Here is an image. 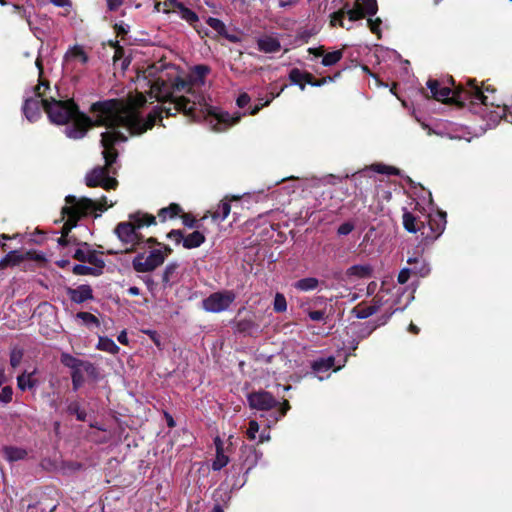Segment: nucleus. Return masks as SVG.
Masks as SVG:
<instances>
[{"label":"nucleus","instance_id":"1","mask_svg":"<svg viewBox=\"0 0 512 512\" xmlns=\"http://www.w3.org/2000/svg\"><path fill=\"white\" fill-rule=\"evenodd\" d=\"M149 94L161 106L149 113L147 118L141 116L139 111L146 103V97L142 93L131 95L127 100L110 99L94 103L93 115L96 123L107 129L101 134L105 167H96L86 174L85 183L88 187L114 189L117 180L109 174L114 173L112 164L118 156L115 145L125 142L128 135H139L152 128L156 120L162 118L163 112L166 116L183 112L193 120H207L216 131H223L236 124L241 117L240 114L230 115L218 111L207 102L198 88L178 77L168 80L158 77L151 84Z\"/></svg>","mask_w":512,"mask_h":512},{"label":"nucleus","instance_id":"2","mask_svg":"<svg viewBox=\"0 0 512 512\" xmlns=\"http://www.w3.org/2000/svg\"><path fill=\"white\" fill-rule=\"evenodd\" d=\"M427 87L432 97L438 101L451 99L459 103L468 101L473 105L480 104L484 106L483 112L485 116L493 123H497L502 118L512 123V106H497L494 110L488 112V97L484 95L475 80H468L465 86L460 84L454 89H451L447 86L441 87L437 80L430 79L427 82Z\"/></svg>","mask_w":512,"mask_h":512},{"label":"nucleus","instance_id":"3","mask_svg":"<svg viewBox=\"0 0 512 512\" xmlns=\"http://www.w3.org/2000/svg\"><path fill=\"white\" fill-rule=\"evenodd\" d=\"M94 106V104L92 105ZM46 113L51 122L62 125L68 123L70 120L72 124L65 128V134L71 139H80L85 136L87 130L96 124L93 115V107H91L92 118L80 113L78 107L72 100H55L52 96L49 97V102L46 103Z\"/></svg>","mask_w":512,"mask_h":512},{"label":"nucleus","instance_id":"4","mask_svg":"<svg viewBox=\"0 0 512 512\" xmlns=\"http://www.w3.org/2000/svg\"><path fill=\"white\" fill-rule=\"evenodd\" d=\"M66 205L62 208L63 219H66L62 228V235L58 238V244L65 246L70 242L68 234L76 226L77 222L85 216H99L107 208L114 205L108 203L107 197L103 196L98 201L87 197H76L68 195L65 198Z\"/></svg>","mask_w":512,"mask_h":512},{"label":"nucleus","instance_id":"5","mask_svg":"<svg viewBox=\"0 0 512 512\" xmlns=\"http://www.w3.org/2000/svg\"><path fill=\"white\" fill-rule=\"evenodd\" d=\"M155 224L153 215L136 213L130 215L129 222H120L115 228V234L121 243L126 247V251H133L142 241L139 229L144 226Z\"/></svg>","mask_w":512,"mask_h":512},{"label":"nucleus","instance_id":"6","mask_svg":"<svg viewBox=\"0 0 512 512\" xmlns=\"http://www.w3.org/2000/svg\"><path fill=\"white\" fill-rule=\"evenodd\" d=\"M49 90L48 83L41 80L33 90L26 92L22 110L28 121L34 122L38 120L41 116L42 108L46 111V103L49 102L46 92Z\"/></svg>","mask_w":512,"mask_h":512},{"label":"nucleus","instance_id":"7","mask_svg":"<svg viewBox=\"0 0 512 512\" xmlns=\"http://www.w3.org/2000/svg\"><path fill=\"white\" fill-rule=\"evenodd\" d=\"M235 299L236 294L232 290L214 292L203 299L202 308L206 312L220 313L228 310Z\"/></svg>","mask_w":512,"mask_h":512},{"label":"nucleus","instance_id":"8","mask_svg":"<svg viewBox=\"0 0 512 512\" xmlns=\"http://www.w3.org/2000/svg\"><path fill=\"white\" fill-rule=\"evenodd\" d=\"M166 257L167 253H164L161 249H154L148 255L143 253L136 255L132 260V266L136 272H151L161 266Z\"/></svg>","mask_w":512,"mask_h":512},{"label":"nucleus","instance_id":"9","mask_svg":"<svg viewBox=\"0 0 512 512\" xmlns=\"http://www.w3.org/2000/svg\"><path fill=\"white\" fill-rule=\"evenodd\" d=\"M446 226V214L439 212L435 216L430 217L427 226H423L421 235L426 241L437 239L444 231Z\"/></svg>","mask_w":512,"mask_h":512},{"label":"nucleus","instance_id":"10","mask_svg":"<svg viewBox=\"0 0 512 512\" xmlns=\"http://www.w3.org/2000/svg\"><path fill=\"white\" fill-rule=\"evenodd\" d=\"M73 257L80 262H86L90 265H98V268L105 267V262L100 254L97 251L92 250L87 243H79L74 251Z\"/></svg>","mask_w":512,"mask_h":512},{"label":"nucleus","instance_id":"11","mask_svg":"<svg viewBox=\"0 0 512 512\" xmlns=\"http://www.w3.org/2000/svg\"><path fill=\"white\" fill-rule=\"evenodd\" d=\"M248 403L252 409L260 411L270 410L278 404L275 397L266 391L253 392L249 394Z\"/></svg>","mask_w":512,"mask_h":512},{"label":"nucleus","instance_id":"12","mask_svg":"<svg viewBox=\"0 0 512 512\" xmlns=\"http://www.w3.org/2000/svg\"><path fill=\"white\" fill-rule=\"evenodd\" d=\"M377 10L376 0H356L354 8L348 11V16L351 21H355L366 15L373 16Z\"/></svg>","mask_w":512,"mask_h":512},{"label":"nucleus","instance_id":"13","mask_svg":"<svg viewBox=\"0 0 512 512\" xmlns=\"http://www.w3.org/2000/svg\"><path fill=\"white\" fill-rule=\"evenodd\" d=\"M67 294L74 303L81 304L85 301L93 299V290L90 285H80L76 288H68Z\"/></svg>","mask_w":512,"mask_h":512},{"label":"nucleus","instance_id":"14","mask_svg":"<svg viewBox=\"0 0 512 512\" xmlns=\"http://www.w3.org/2000/svg\"><path fill=\"white\" fill-rule=\"evenodd\" d=\"M257 46L259 51L264 53H276L281 49L280 41L274 35H263L258 37Z\"/></svg>","mask_w":512,"mask_h":512},{"label":"nucleus","instance_id":"15","mask_svg":"<svg viewBox=\"0 0 512 512\" xmlns=\"http://www.w3.org/2000/svg\"><path fill=\"white\" fill-rule=\"evenodd\" d=\"M214 444L216 448V457L212 462V470L219 471L229 463V457L225 455L224 444L219 437L214 439Z\"/></svg>","mask_w":512,"mask_h":512},{"label":"nucleus","instance_id":"16","mask_svg":"<svg viewBox=\"0 0 512 512\" xmlns=\"http://www.w3.org/2000/svg\"><path fill=\"white\" fill-rule=\"evenodd\" d=\"M409 269L413 276L425 277L429 274L430 268L423 258L413 257L407 260Z\"/></svg>","mask_w":512,"mask_h":512},{"label":"nucleus","instance_id":"17","mask_svg":"<svg viewBox=\"0 0 512 512\" xmlns=\"http://www.w3.org/2000/svg\"><path fill=\"white\" fill-rule=\"evenodd\" d=\"M170 5L173 8H176L181 19L185 20L189 24L192 25V24L198 22V20H199L198 15L191 9L185 7L181 2H179L177 0H171Z\"/></svg>","mask_w":512,"mask_h":512},{"label":"nucleus","instance_id":"18","mask_svg":"<svg viewBox=\"0 0 512 512\" xmlns=\"http://www.w3.org/2000/svg\"><path fill=\"white\" fill-rule=\"evenodd\" d=\"M403 225L404 228L411 233H416L417 231L422 232L423 226H425L422 221L418 220L416 216L407 210H404L403 213Z\"/></svg>","mask_w":512,"mask_h":512},{"label":"nucleus","instance_id":"19","mask_svg":"<svg viewBox=\"0 0 512 512\" xmlns=\"http://www.w3.org/2000/svg\"><path fill=\"white\" fill-rule=\"evenodd\" d=\"M61 363L66 367L71 368L72 371L79 370L82 367H84L86 371L92 368V365L90 363L83 362L80 359H77L68 353H63L61 355Z\"/></svg>","mask_w":512,"mask_h":512},{"label":"nucleus","instance_id":"20","mask_svg":"<svg viewBox=\"0 0 512 512\" xmlns=\"http://www.w3.org/2000/svg\"><path fill=\"white\" fill-rule=\"evenodd\" d=\"M204 241L205 236L199 231H194L183 239V246L187 249L197 248L203 244Z\"/></svg>","mask_w":512,"mask_h":512},{"label":"nucleus","instance_id":"21","mask_svg":"<svg viewBox=\"0 0 512 512\" xmlns=\"http://www.w3.org/2000/svg\"><path fill=\"white\" fill-rule=\"evenodd\" d=\"M66 60H73L75 62H79L81 64H86L88 61V56L86 52L80 46H74L69 49L65 55Z\"/></svg>","mask_w":512,"mask_h":512},{"label":"nucleus","instance_id":"22","mask_svg":"<svg viewBox=\"0 0 512 512\" xmlns=\"http://www.w3.org/2000/svg\"><path fill=\"white\" fill-rule=\"evenodd\" d=\"M103 268H98V265H83V264H76L73 266V273L76 275H93V276H99L102 274Z\"/></svg>","mask_w":512,"mask_h":512},{"label":"nucleus","instance_id":"23","mask_svg":"<svg viewBox=\"0 0 512 512\" xmlns=\"http://www.w3.org/2000/svg\"><path fill=\"white\" fill-rule=\"evenodd\" d=\"M3 453H4L5 458L10 462L22 460L27 455V452L25 449L18 448V447H12V446L5 447L3 449Z\"/></svg>","mask_w":512,"mask_h":512},{"label":"nucleus","instance_id":"24","mask_svg":"<svg viewBox=\"0 0 512 512\" xmlns=\"http://www.w3.org/2000/svg\"><path fill=\"white\" fill-rule=\"evenodd\" d=\"M379 310V305L360 304L353 309L355 316L359 319H365Z\"/></svg>","mask_w":512,"mask_h":512},{"label":"nucleus","instance_id":"25","mask_svg":"<svg viewBox=\"0 0 512 512\" xmlns=\"http://www.w3.org/2000/svg\"><path fill=\"white\" fill-rule=\"evenodd\" d=\"M319 285V281L314 277H307L300 279L294 283V287L300 291H312L315 290Z\"/></svg>","mask_w":512,"mask_h":512},{"label":"nucleus","instance_id":"26","mask_svg":"<svg viewBox=\"0 0 512 512\" xmlns=\"http://www.w3.org/2000/svg\"><path fill=\"white\" fill-rule=\"evenodd\" d=\"M97 349L110 354H117L120 350L116 343L108 337H99Z\"/></svg>","mask_w":512,"mask_h":512},{"label":"nucleus","instance_id":"27","mask_svg":"<svg viewBox=\"0 0 512 512\" xmlns=\"http://www.w3.org/2000/svg\"><path fill=\"white\" fill-rule=\"evenodd\" d=\"M231 206L228 201L222 200L217 209L212 213V219L215 221H224L229 215Z\"/></svg>","mask_w":512,"mask_h":512},{"label":"nucleus","instance_id":"28","mask_svg":"<svg viewBox=\"0 0 512 512\" xmlns=\"http://www.w3.org/2000/svg\"><path fill=\"white\" fill-rule=\"evenodd\" d=\"M18 388L22 391L32 389L36 386V380L33 379V373H22L17 377Z\"/></svg>","mask_w":512,"mask_h":512},{"label":"nucleus","instance_id":"29","mask_svg":"<svg viewBox=\"0 0 512 512\" xmlns=\"http://www.w3.org/2000/svg\"><path fill=\"white\" fill-rule=\"evenodd\" d=\"M181 212V208L177 204H170L168 207L162 208L159 210L158 217L161 221H166L167 219H171L179 215Z\"/></svg>","mask_w":512,"mask_h":512},{"label":"nucleus","instance_id":"30","mask_svg":"<svg viewBox=\"0 0 512 512\" xmlns=\"http://www.w3.org/2000/svg\"><path fill=\"white\" fill-rule=\"evenodd\" d=\"M289 79L293 84H300L301 82L312 83V75L304 73L297 68H294L289 73Z\"/></svg>","mask_w":512,"mask_h":512},{"label":"nucleus","instance_id":"31","mask_svg":"<svg viewBox=\"0 0 512 512\" xmlns=\"http://www.w3.org/2000/svg\"><path fill=\"white\" fill-rule=\"evenodd\" d=\"M334 366V357L330 356L327 358H321L316 360L312 364V369L317 372H325L331 369Z\"/></svg>","mask_w":512,"mask_h":512},{"label":"nucleus","instance_id":"32","mask_svg":"<svg viewBox=\"0 0 512 512\" xmlns=\"http://www.w3.org/2000/svg\"><path fill=\"white\" fill-rule=\"evenodd\" d=\"M372 268L369 265H354L348 269V274L360 278L370 276Z\"/></svg>","mask_w":512,"mask_h":512},{"label":"nucleus","instance_id":"33","mask_svg":"<svg viewBox=\"0 0 512 512\" xmlns=\"http://www.w3.org/2000/svg\"><path fill=\"white\" fill-rule=\"evenodd\" d=\"M343 57L342 50H336L323 55L322 64L324 66H332L339 62Z\"/></svg>","mask_w":512,"mask_h":512},{"label":"nucleus","instance_id":"34","mask_svg":"<svg viewBox=\"0 0 512 512\" xmlns=\"http://www.w3.org/2000/svg\"><path fill=\"white\" fill-rule=\"evenodd\" d=\"M206 23L215 30L219 35L223 36L226 35V25L224 22L218 18L209 17L206 20Z\"/></svg>","mask_w":512,"mask_h":512},{"label":"nucleus","instance_id":"35","mask_svg":"<svg viewBox=\"0 0 512 512\" xmlns=\"http://www.w3.org/2000/svg\"><path fill=\"white\" fill-rule=\"evenodd\" d=\"M14 13L18 14L21 18L25 19L27 24L31 26V16L33 12V6L20 7L18 5L13 6Z\"/></svg>","mask_w":512,"mask_h":512},{"label":"nucleus","instance_id":"36","mask_svg":"<svg viewBox=\"0 0 512 512\" xmlns=\"http://www.w3.org/2000/svg\"><path fill=\"white\" fill-rule=\"evenodd\" d=\"M76 318L80 319L87 326L95 325L98 327L100 325L98 318L89 312H78Z\"/></svg>","mask_w":512,"mask_h":512},{"label":"nucleus","instance_id":"37","mask_svg":"<svg viewBox=\"0 0 512 512\" xmlns=\"http://www.w3.org/2000/svg\"><path fill=\"white\" fill-rule=\"evenodd\" d=\"M22 259V256L17 251H11L0 261V266L15 265L20 263Z\"/></svg>","mask_w":512,"mask_h":512},{"label":"nucleus","instance_id":"38","mask_svg":"<svg viewBox=\"0 0 512 512\" xmlns=\"http://www.w3.org/2000/svg\"><path fill=\"white\" fill-rule=\"evenodd\" d=\"M373 171L381 174L387 175H397L399 173L398 169L392 166H387L384 164H374L372 165Z\"/></svg>","mask_w":512,"mask_h":512},{"label":"nucleus","instance_id":"39","mask_svg":"<svg viewBox=\"0 0 512 512\" xmlns=\"http://www.w3.org/2000/svg\"><path fill=\"white\" fill-rule=\"evenodd\" d=\"M274 310L276 312H284L287 309V302L283 294L277 293L274 298Z\"/></svg>","mask_w":512,"mask_h":512},{"label":"nucleus","instance_id":"40","mask_svg":"<svg viewBox=\"0 0 512 512\" xmlns=\"http://www.w3.org/2000/svg\"><path fill=\"white\" fill-rule=\"evenodd\" d=\"M71 378L74 390H78L84 382V377L81 372V369L72 371Z\"/></svg>","mask_w":512,"mask_h":512},{"label":"nucleus","instance_id":"41","mask_svg":"<svg viewBox=\"0 0 512 512\" xmlns=\"http://www.w3.org/2000/svg\"><path fill=\"white\" fill-rule=\"evenodd\" d=\"M13 390L10 386H5L0 391V402L7 404L12 401Z\"/></svg>","mask_w":512,"mask_h":512},{"label":"nucleus","instance_id":"42","mask_svg":"<svg viewBox=\"0 0 512 512\" xmlns=\"http://www.w3.org/2000/svg\"><path fill=\"white\" fill-rule=\"evenodd\" d=\"M285 86H283L280 90V92L274 94V93H271V97L268 98L265 102L261 103L260 105H256L254 106L251 111H250V114L251 115H255L256 113H258V111L262 108V107H265V106H268L270 104V102L275 98V97H278L280 95V93L284 90Z\"/></svg>","mask_w":512,"mask_h":512},{"label":"nucleus","instance_id":"43","mask_svg":"<svg viewBox=\"0 0 512 512\" xmlns=\"http://www.w3.org/2000/svg\"><path fill=\"white\" fill-rule=\"evenodd\" d=\"M23 357V353L21 350L13 349L10 354V364L12 367H17Z\"/></svg>","mask_w":512,"mask_h":512},{"label":"nucleus","instance_id":"44","mask_svg":"<svg viewBox=\"0 0 512 512\" xmlns=\"http://www.w3.org/2000/svg\"><path fill=\"white\" fill-rule=\"evenodd\" d=\"M259 428H260L259 424L255 420H251L249 422V427H248V430H247V437L250 440H255L256 439V435L259 432Z\"/></svg>","mask_w":512,"mask_h":512},{"label":"nucleus","instance_id":"45","mask_svg":"<svg viewBox=\"0 0 512 512\" xmlns=\"http://www.w3.org/2000/svg\"><path fill=\"white\" fill-rule=\"evenodd\" d=\"M70 413H74L77 416V419L80 421H84L86 417V413L79 408V405L77 403H72L69 406Z\"/></svg>","mask_w":512,"mask_h":512},{"label":"nucleus","instance_id":"46","mask_svg":"<svg viewBox=\"0 0 512 512\" xmlns=\"http://www.w3.org/2000/svg\"><path fill=\"white\" fill-rule=\"evenodd\" d=\"M354 229V224L351 222H345L338 227L337 233L341 236L350 234Z\"/></svg>","mask_w":512,"mask_h":512},{"label":"nucleus","instance_id":"47","mask_svg":"<svg viewBox=\"0 0 512 512\" xmlns=\"http://www.w3.org/2000/svg\"><path fill=\"white\" fill-rule=\"evenodd\" d=\"M412 275L413 274L411 273L409 267H405L399 272L397 281L400 284H405Z\"/></svg>","mask_w":512,"mask_h":512},{"label":"nucleus","instance_id":"48","mask_svg":"<svg viewBox=\"0 0 512 512\" xmlns=\"http://www.w3.org/2000/svg\"><path fill=\"white\" fill-rule=\"evenodd\" d=\"M367 24H368L370 30L373 33L379 35V33H380V24H381V20L379 18H376V19L369 18L367 20Z\"/></svg>","mask_w":512,"mask_h":512},{"label":"nucleus","instance_id":"49","mask_svg":"<svg viewBox=\"0 0 512 512\" xmlns=\"http://www.w3.org/2000/svg\"><path fill=\"white\" fill-rule=\"evenodd\" d=\"M168 238L175 241L176 243H183V233L180 230H172L168 233Z\"/></svg>","mask_w":512,"mask_h":512},{"label":"nucleus","instance_id":"50","mask_svg":"<svg viewBox=\"0 0 512 512\" xmlns=\"http://www.w3.org/2000/svg\"><path fill=\"white\" fill-rule=\"evenodd\" d=\"M309 315V318L313 321H324L325 320V312L324 311H321V310H317V311H310L308 313Z\"/></svg>","mask_w":512,"mask_h":512},{"label":"nucleus","instance_id":"51","mask_svg":"<svg viewBox=\"0 0 512 512\" xmlns=\"http://www.w3.org/2000/svg\"><path fill=\"white\" fill-rule=\"evenodd\" d=\"M169 7H172V6L170 5L168 0H165L163 3L162 2H156L155 6H154V9L157 12L163 11V12L167 13V12H169Z\"/></svg>","mask_w":512,"mask_h":512},{"label":"nucleus","instance_id":"52","mask_svg":"<svg viewBox=\"0 0 512 512\" xmlns=\"http://www.w3.org/2000/svg\"><path fill=\"white\" fill-rule=\"evenodd\" d=\"M107 6L110 11L117 10L122 4L124 0H106Z\"/></svg>","mask_w":512,"mask_h":512},{"label":"nucleus","instance_id":"53","mask_svg":"<svg viewBox=\"0 0 512 512\" xmlns=\"http://www.w3.org/2000/svg\"><path fill=\"white\" fill-rule=\"evenodd\" d=\"M249 101H250L249 95L246 93H243V94L239 95V97L237 98V105L242 108V107L246 106L249 103Z\"/></svg>","mask_w":512,"mask_h":512},{"label":"nucleus","instance_id":"54","mask_svg":"<svg viewBox=\"0 0 512 512\" xmlns=\"http://www.w3.org/2000/svg\"><path fill=\"white\" fill-rule=\"evenodd\" d=\"M146 334L149 335L151 340L159 347L161 345L159 336L156 331L148 330L146 331Z\"/></svg>","mask_w":512,"mask_h":512},{"label":"nucleus","instance_id":"55","mask_svg":"<svg viewBox=\"0 0 512 512\" xmlns=\"http://www.w3.org/2000/svg\"><path fill=\"white\" fill-rule=\"evenodd\" d=\"M331 81H333L332 77H324V78H322L320 80H317V81H313L312 80V83H309V84L312 85V86H322L325 83L331 82Z\"/></svg>","mask_w":512,"mask_h":512},{"label":"nucleus","instance_id":"56","mask_svg":"<svg viewBox=\"0 0 512 512\" xmlns=\"http://www.w3.org/2000/svg\"><path fill=\"white\" fill-rule=\"evenodd\" d=\"M308 51H309L310 54H313L316 57H320V56L323 57V55H324V50H323L322 47L309 48Z\"/></svg>","mask_w":512,"mask_h":512},{"label":"nucleus","instance_id":"57","mask_svg":"<svg viewBox=\"0 0 512 512\" xmlns=\"http://www.w3.org/2000/svg\"><path fill=\"white\" fill-rule=\"evenodd\" d=\"M117 339L123 345H127L128 344L127 333L124 330L120 332V334L118 335Z\"/></svg>","mask_w":512,"mask_h":512},{"label":"nucleus","instance_id":"58","mask_svg":"<svg viewBox=\"0 0 512 512\" xmlns=\"http://www.w3.org/2000/svg\"><path fill=\"white\" fill-rule=\"evenodd\" d=\"M183 223L185 226H187L189 228H193V227H195L196 221L192 218H189L187 215H185L183 217Z\"/></svg>","mask_w":512,"mask_h":512},{"label":"nucleus","instance_id":"59","mask_svg":"<svg viewBox=\"0 0 512 512\" xmlns=\"http://www.w3.org/2000/svg\"><path fill=\"white\" fill-rule=\"evenodd\" d=\"M223 37H225L232 43H237L240 41V38L238 36L233 35V34H228L227 32H226V35H223Z\"/></svg>","mask_w":512,"mask_h":512},{"label":"nucleus","instance_id":"60","mask_svg":"<svg viewBox=\"0 0 512 512\" xmlns=\"http://www.w3.org/2000/svg\"><path fill=\"white\" fill-rule=\"evenodd\" d=\"M297 0H279L280 7H287L295 4Z\"/></svg>","mask_w":512,"mask_h":512},{"label":"nucleus","instance_id":"61","mask_svg":"<svg viewBox=\"0 0 512 512\" xmlns=\"http://www.w3.org/2000/svg\"><path fill=\"white\" fill-rule=\"evenodd\" d=\"M54 5L58 7H64L68 5L69 0H50Z\"/></svg>","mask_w":512,"mask_h":512},{"label":"nucleus","instance_id":"62","mask_svg":"<svg viewBox=\"0 0 512 512\" xmlns=\"http://www.w3.org/2000/svg\"><path fill=\"white\" fill-rule=\"evenodd\" d=\"M128 293L132 296H138L140 294V290L136 286H132L128 289Z\"/></svg>","mask_w":512,"mask_h":512},{"label":"nucleus","instance_id":"63","mask_svg":"<svg viewBox=\"0 0 512 512\" xmlns=\"http://www.w3.org/2000/svg\"><path fill=\"white\" fill-rule=\"evenodd\" d=\"M196 70L202 76L208 73V68L206 66H197Z\"/></svg>","mask_w":512,"mask_h":512},{"label":"nucleus","instance_id":"64","mask_svg":"<svg viewBox=\"0 0 512 512\" xmlns=\"http://www.w3.org/2000/svg\"><path fill=\"white\" fill-rule=\"evenodd\" d=\"M270 439L269 434L261 433L259 436V443H264L265 441H268Z\"/></svg>","mask_w":512,"mask_h":512}]
</instances>
